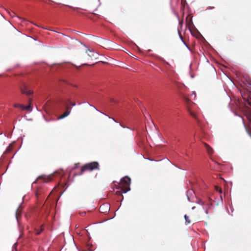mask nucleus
<instances>
[{
    "mask_svg": "<svg viewBox=\"0 0 251 251\" xmlns=\"http://www.w3.org/2000/svg\"><path fill=\"white\" fill-rule=\"evenodd\" d=\"M131 179L129 177L126 176L121 179L120 182L117 183V189H120L124 193H126L130 190V184Z\"/></svg>",
    "mask_w": 251,
    "mask_h": 251,
    "instance_id": "f257e3e1",
    "label": "nucleus"
},
{
    "mask_svg": "<svg viewBox=\"0 0 251 251\" xmlns=\"http://www.w3.org/2000/svg\"><path fill=\"white\" fill-rule=\"evenodd\" d=\"M99 164L97 162H92L84 164L81 168L80 175L83 174L84 171H92L94 170H99Z\"/></svg>",
    "mask_w": 251,
    "mask_h": 251,
    "instance_id": "f03ea898",
    "label": "nucleus"
},
{
    "mask_svg": "<svg viewBox=\"0 0 251 251\" xmlns=\"http://www.w3.org/2000/svg\"><path fill=\"white\" fill-rule=\"evenodd\" d=\"M99 210L101 213L107 214L110 210V205L107 203H104L100 205Z\"/></svg>",
    "mask_w": 251,
    "mask_h": 251,
    "instance_id": "7ed1b4c3",
    "label": "nucleus"
},
{
    "mask_svg": "<svg viewBox=\"0 0 251 251\" xmlns=\"http://www.w3.org/2000/svg\"><path fill=\"white\" fill-rule=\"evenodd\" d=\"M21 92L23 94L26 95L27 96L31 95L33 94V92L28 89L26 85H24L23 87H21Z\"/></svg>",
    "mask_w": 251,
    "mask_h": 251,
    "instance_id": "20e7f679",
    "label": "nucleus"
},
{
    "mask_svg": "<svg viewBox=\"0 0 251 251\" xmlns=\"http://www.w3.org/2000/svg\"><path fill=\"white\" fill-rule=\"evenodd\" d=\"M40 180H43L44 182H47L50 181L51 180V178L49 176H40L38 177L37 181Z\"/></svg>",
    "mask_w": 251,
    "mask_h": 251,
    "instance_id": "39448f33",
    "label": "nucleus"
},
{
    "mask_svg": "<svg viewBox=\"0 0 251 251\" xmlns=\"http://www.w3.org/2000/svg\"><path fill=\"white\" fill-rule=\"evenodd\" d=\"M204 146L206 149L208 154H212L213 153V149L208 144L204 143Z\"/></svg>",
    "mask_w": 251,
    "mask_h": 251,
    "instance_id": "423d86ee",
    "label": "nucleus"
},
{
    "mask_svg": "<svg viewBox=\"0 0 251 251\" xmlns=\"http://www.w3.org/2000/svg\"><path fill=\"white\" fill-rule=\"evenodd\" d=\"M86 53H87L88 55L90 57H95V52L93 50H91L90 49H88L86 51Z\"/></svg>",
    "mask_w": 251,
    "mask_h": 251,
    "instance_id": "0eeeda50",
    "label": "nucleus"
},
{
    "mask_svg": "<svg viewBox=\"0 0 251 251\" xmlns=\"http://www.w3.org/2000/svg\"><path fill=\"white\" fill-rule=\"evenodd\" d=\"M21 215V211L19 210V208L17 209L16 212V217L18 221L19 218L20 217Z\"/></svg>",
    "mask_w": 251,
    "mask_h": 251,
    "instance_id": "6e6552de",
    "label": "nucleus"
},
{
    "mask_svg": "<svg viewBox=\"0 0 251 251\" xmlns=\"http://www.w3.org/2000/svg\"><path fill=\"white\" fill-rule=\"evenodd\" d=\"M183 100L185 101V102L188 104H191V103L193 104V103L190 101V100L188 98H186V97H183Z\"/></svg>",
    "mask_w": 251,
    "mask_h": 251,
    "instance_id": "1a4fd4ad",
    "label": "nucleus"
},
{
    "mask_svg": "<svg viewBox=\"0 0 251 251\" xmlns=\"http://www.w3.org/2000/svg\"><path fill=\"white\" fill-rule=\"evenodd\" d=\"M184 218L185 219V224L188 225L191 223V221L189 220L188 216L185 215Z\"/></svg>",
    "mask_w": 251,
    "mask_h": 251,
    "instance_id": "9d476101",
    "label": "nucleus"
},
{
    "mask_svg": "<svg viewBox=\"0 0 251 251\" xmlns=\"http://www.w3.org/2000/svg\"><path fill=\"white\" fill-rule=\"evenodd\" d=\"M12 150V145H9L5 151V153H9Z\"/></svg>",
    "mask_w": 251,
    "mask_h": 251,
    "instance_id": "9b49d317",
    "label": "nucleus"
},
{
    "mask_svg": "<svg viewBox=\"0 0 251 251\" xmlns=\"http://www.w3.org/2000/svg\"><path fill=\"white\" fill-rule=\"evenodd\" d=\"M31 106L30 104H28L27 106L23 105V110H30L31 109Z\"/></svg>",
    "mask_w": 251,
    "mask_h": 251,
    "instance_id": "f8f14e48",
    "label": "nucleus"
},
{
    "mask_svg": "<svg viewBox=\"0 0 251 251\" xmlns=\"http://www.w3.org/2000/svg\"><path fill=\"white\" fill-rule=\"evenodd\" d=\"M68 116L67 114L65 112L63 114H62L61 115H60L59 117H58V119H62L63 118H64L65 117H67Z\"/></svg>",
    "mask_w": 251,
    "mask_h": 251,
    "instance_id": "ddd939ff",
    "label": "nucleus"
},
{
    "mask_svg": "<svg viewBox=\"0 0 251 251\" xmlns=\"http://www.w3.org/2000/svg\"><path fill=\"white\" fill-rule=\"evenodd\" d=\"M71 110V108H70L69 106H66L65 112L68 115H69V114H70Z\"/></svg>",
    "mask_w": 251,
    "mask_h": 251,
    "instance_id": "4468645a",
    "label": "nucleus"
},
{
    "mask_svg": "<svg viewBox=\"0 0 251 251\" xmlns=\"http://www.w3.org/2000/svg\"><path fill=\"white\" fill-rule=\"evenodd\" d=\"M14 106L15 107H17V108H18H18H21L23 110V105H22V104L16 103V104H14Z\"/></svg>",
    "mask_w": 251,
    "mask_h": 251,
    "instance_id": "2eb2a0df",
    "label": "nucleus"
},
{
    "mask_svg": "<svg viewBox=\"0 0 251 251\" xmlns=\"http://www.w3.org/2000/svg\"><path fill=\"white\" fill-rule=\"evenodd\" d=\"M124 193L123 191L121 192V191H117L116 192L115 194L118 196H121L122 197H123L122 195V193Z\"/></svg>",
    "mask_w": 251,
    "mask_h": 251,
    "instance_id": "dca6fc26",
    "label": "nucleus"
},
{
    "mask_svg": "<svg viewBox=\"0 0 251 251\" xmlns=\"http://www.w3.org/2000/svg\"><path fill=\"white\" fill-rule=\"evenodd\" d=\"M68 102L70 103V104L73 106L75 105V102H72L71 101V100L70 99H69L68 100Z\"/></svg>",
    "mask_w": 251,
    "mask_h": 251,
    "instance_id": "f3484780",
    "label": "nucleus"
},
{
    "mask_svg": "<svg viewBox=\"0 0 251 251\" xmlns=\"http://www.w3.org/2000/svg\"><path fill=\"white\" fill-rule=\"evenodd\" d=\"M179 33V37L180 38V39H181V40L182 41V42L184 43V44L187 47V48H188V46L187 45V44H186V43L183 41V38H182V36L180 33V32H178Z\"/></svg>",
    "mask_w": 251,
    "mask_h": 251,
    "instance_id": "a211bd4d",
    "label": "nucleus"
},
{
    "mask_svg": "<svg viewBox=\"0 0 251 251\" xmlns=\"http://www.w3.org/2000/svg\"><path fill=\"white\" fill-rule=\"evenodd\" d=\"M247 102L251 106V98L248 99L247 100Z\"/></svg>",
    "mask_w": 251,
    "mask_h": 251,
    "instance_id": "6ab92c4d",
    "label": "nucleus"
},
{
    "mask_svg": "<svg viewBox=\"0 0 251 251\" xmlns=\"http://www.w3.org/2000/svg\"><path fill=\"white\" fill-rule=\"evenodd\" d=\"M216 190L218 191L219 193H221L222 191V189L218 187H216Z\"/></svg>",
    "mask_w": 251,
    "mask_h": 251,
    "instance_id": "aec40b11",
    "label": "nucleus"
},
{
    "mask_svg": "<svg viewBox=\"0 0 251 251\" xmlns=\"http://www.w3.org/2000/svg\"><path fill=\"white\" fill-rule=\"evenodd\" d=\"M216 190L218 191L219 193H221L222 191V189L218 187H216Z\"/></svg>",
    "mask_w": 251,
    "mask_h": 251,
    "instance_id": "412c9836",
    "label": "nucleus"
},
{
    "mask_svg": "<svg viewBox=\"0 0 251 251\" xmlns=\"http://www.w3.org/2000/svg\"><path fill=\"white\" fill-rule=\"evenodd\" d=\"M216 190L218 191L219 193H221L222 191V189L218 187H216Z\"/></svg>",
    "mask_w": 251,
    "mask_h": 251,
    "instance_id": "4be33fe9",
    "label": "nucleus"
},
{
    "mask_svg": "<svg viewBox=\"0 0 251 251\" xmlns=\"http://www.w3.org/2000/svg\"><path fill=\"white\" fill-rule=\"evenodd\" d=\"M198 203L201 205L204 204V202L201 200H199Z\"/></svg>",
    "mask_w": 251,
    "mask_h": 251,
    "instance_id": "5701e85b",
    "label": "nucleus"
},
{
    "mask_svg": "<svg viewBox=\"0 0 251 251\" xmlns=\"http://www.w3.org/2000/svg\"><path fill=\"white\" fill-rule=\"evenodd\" d=\"M70 8H72L75 10H77L78 9V8H75V7H73L72 6H68Z\"/></svg>",
    "mask_w": 251,
    "mask_h": 251,
    "instance_id": "b1692460",
    "label": "nucleus"
},
{
    "mask_svg": "<svg viewBox=\"0 0 251 251\" xmlns=\"http://www.w3.org/2000/svg\"><path fill=\"white\" fill-rule=\"evenodd\" d=\"M42 229H41L40 231H38L36 232V234L37 235H39L41 233V232L42 231Z\"/></svg>",
    "mask_w": 251,
    "mask_h": 251,
    "instance_id": "393cba45",
    "label": "nucleus"
},
{
    "mask_svg": "<svg viewBox=\"0 0 251 251\" xmlns=\"http://www.w3.org/2000/svg\"><path fill=\"white\" fill-rule=\"evenodd\" d=\"M190 113L192 116H193L194 118H196L195 115L193 113L190 112Z\"/></svg>",
    "mask_w": 251,
    "mask_h": 251,
    "instance_id": "a878e982",
    "label": "nucleus"
},
{
    "mask_svg": "<svg viewBox=\"0 0 251 251\" xmlns=\"http://www.w3.org/2000/svg\"><path fill=\"white\" fill-rule=\"evenodd\" d=\"M78 165H79V163H76L75 164V168H76L78 167Z\"/></svg>",
    "mask_w": 251,
    "mask_h": 251,
    "instance_id": "bb28decb",
    "label": "nucleus"
},
{
    "mask_svg": "<svg viewBox=\"0 0 251 251\" xmlns=\"http://www.w3.org/2000/svg\"><path fill=\"white\" fill-rule=\"evenodd\" d=\"M179 25H180L181 26H182L183 25V21H179Z\"/></svg>",
    "mask_w": 251,
    "mask_h": 251,
    "instance_id": "cd10ccee",
    "label": "nucleus"
},
{
    "mask_svg": "<svg viewBox=\"0 0 251 251\" xmlns=\"http://www.w3.org/2000/svg\"><path fill=\"white\" fill-rule=\"evenodd\" d=\"M28 102H29V104L31 105V99H28Z\"/></svg>",
    "mask_w": 251,
    "mask_h": 251,
    "instance_id": "c85d7f7f",
    "label": "nucleus"
},
{
    "mask_svg": "<svg viewBox=\"0 0 251 251\" xmlns=\"http://www.w3.org/2000/svg\"><path fill=\"white\" fill-rule=\"evenodd\" d=\"M35 194L37 197H38V196L39 195V193H38V192L37 191L36 192Z\"/></svg>",
    "mask_w": 251,
    "mask_h": 251,
    "instance_id": "c756f323",
    "label": "nucleus"
},
{
    "mask_svg": "<svg viewBox=\"0 0 251 251\" xmlns=\"http://www.w3.org/2000/svg\"><path fill=\"white\" fill-rule=\"evenodd\" d=\"M81 214L82 216H84L86 214V212H82V213H81Z\"/></svg>",
    "mask_w": 251,
    "mask_h": 251,
    "instance_id": "7c9ffc66",
    "label": "nucleus"
},
{
    "mask_svg": "<svg viewBox=\"0 0 251 251\" xmlns=\"http://www.w3.org/2000/svg\"><path fill=\"white\" fill-rule=\"evenodd\" d=\"M195 208V206H194V207H192V209H194V208Z\"/></svg>",
    "mask_w": 251,
    "mask_h": 251,
    "instance_id": "2f4dec72",
    "label": "nucleus"
},
{
    "mask_svg": "<svg viewBox=\"0 0 251 251\" xmlns=\"http://www.w3.org/2000/svg\"><path fill=\"white\" fill-rule=\"evenodd\" d=\"M73 86H74V87H76V85H72Z\"/></svg>",
    "mask_w": 251,
    "mask_h": 251,
    "instance_id": "473e14b6",
    "label": "nucleus"
},
{
    "mask_svg": "<svg viewBox=\"0 0 251 251\" xmlns=\"http://www.w3.org/2000/svg\"><path fill=\"white\" fill-rule=\"evenodd\" d=\"M121 126H123V127H124V126H123V125H121Z\"/></svg>",
    "mask_w": 251,
    "mask_h": 251,
    "instance_id": "72a5a7b5",
    "label": "nucleus"
},
{
    "mask_svg": "<svg viewBox=\"0 0 251 251\" xmlns=\"http://www.w3.org/2000/svg\"><path fill=\"white\" fill-rule=\"evenodd\" d=\"M121 126H123V127H124V126H123V125H121Z\"/></svg>",
    "mask_w": 251,
    "mask_h": 251,
    "instance_id": "f704fd0d",
    "label": "nucleus"
}]
</instances>
